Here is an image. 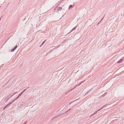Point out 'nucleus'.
Returning a JSON list of instances; mask_svg holds the SVG:
<instances>
[{
    "label": "nucleus",
    "instance_id": "obj_6",
    "mask_svg": "<svg viewBox=\"0 0 124 124\" xmlns=\"http://www.w3.org/2000/svg\"><path fill=\"white\" fill-rule=\"evenodd\" d=\"M107 94V92H105L104 94H103L100 97V98H102L104 97Z\"/></svg>",
    "mask_w": 124,
    "mask_h": 124
},
{
    "label": "nucleus",
    "instance_id": "obj_15",
    "mask_svg": "<svg viewBox=\"0 0 124 124\" xmlns=\"http://www.w3.org/2000/svg\"><path fill=\"white\" fill-rule=\"evenodd\" d=\"M19 97L18 96L15 99L16 100H17V99H18L19 98Z\"/></svg>",
    "mask_w": 124,
    "mask_h": 124
},
{
    "label": "nucleus",
    "instance_id": "obj_14",
    "mask_svg": "<svg viewBox=\"0 0 124 124\" xmlns=\"http://www.w3.org/2000/svg\"><path fill=\"white\" fill-rule=\"evenodd\" d=\"M29 87H28V88L24 89L23 91V92H24L28 88H29Z\"/></svg>",
    "mask_w": 124,
    "mask_h": 124
},
{
    "label": "nucleus",
    "instance_id": "obj_23",
    "mask_svg": "<svg viewBox=\"0 0 124 124\" xmlns=\"http://www.w3.org/2000/svg\"><path fill=\"white\" fill-rule=\"evenodd\" d=\"M95 114L94 113V114H93L92 115V116H93V115H94V114Z\"/></svg>",
    "mask_w": 124,
    "mask_h": 124
},
{
    "label": "nucleus",
    "instance_id": "obj_10",
    "mask_svg": "<svg viewBox=\"0 0 124 124\" xmlns=\"http://www.w3.org/2000/svg\"><path fill=\"white\" fill-rule=\"evenodd\" d=\"M16 100L15 99L14 100H13L10 103V104H12V103H13L15 100Z\"/></svg>",
    "mask_w": 124,
    "mask_h": 124
},
{
    "label": "nucleus",
    "instance_id": "obj_17",
    "mask_svg": "<svg viewBox=\"0 0 124 124\" xmlns=\"http://www.w3.org/2000/svg\"><path fill=\"white\" fill-rule=\"evenodd\" d=\"M21 95L20 94H19L18 95V96L19 97H20L21 96Z\"/></svg>",
    "mask_w": 124,
    "mask_h": 124
},
{
    "label": "nucleus",
    "instance_id": "obj_8",
    "mask_svg": "<svg viewBox=\"0 0 124 124\" xmlns=\"http://www.w3.org/2000/svg\"><path fill=\"white\" fill-rule=\"evenodd\" d=\"M46 40L44 41L42 43V44L40 46V47L41 46H42L45 43L46 41Z\"/></svg>",
    "mask_w": 124,
    "mask_h": 124
},
{
    "label": "nucleus",
    "instance_id": "obj_20",
    "mask_svg": "<svg viewBox=\"0 0 124 124\" xmlns=\"http://www.w3.org/2000/svg\"><path fill=\"white\" fill-rule=\"evenodd\" d=\"M23 93V92L22 91L20 93H21V94H22Z\"/></svg>",
    "mask_w": 124,
    "mask_h": 124
},
{
    "label": "nucleus",
    "instance_id": "obj_24",
    "mask_svg": "<svg viewBox=\"0 0 124 124\" xmlns=\"http://www.w3.org/2000/svg\"><path fill=\"white\" fill-rule=\"evenodd\" d=\"M20 94L21 95H22V94H21V93H20Z\"/></svg>",
    "mask_w": 124,
    "mask_h": 124
},
{
    "label": "nucleus",
    "instance_id": "obj_11",
    "mask_svg": "<svg viewBox=\"0 0 124 124\" xmlns=\"http://www.w3.org/2000/svg\"><path fill=\"white\" fill-rule=\"evenodd\" d=\"M84 82V81H82L79 84H78V85H80L82 83H83Z\"/></svg>",
    "mask_w": 124,
    "mask_h": 124
},
{
    "label": "nucleus",
    "instance_id": "obj_5",
    "mask_svg": "<svg viewBox=\"0 0 124 124\" xmlns=\"http://www.w3.org/2000/svg\"><path fill=\"white\" fill-rule=\"evenodd\" d=\"M10 104H11L10 103L8 104L3 109L4 110L5 108H8V106H9Z\"/></svg>",
    "mask_w": 124,
    "mask_h": 124
},
{
    "label": "nucleus",
    "instance_id": "obj_4",
    "mask_svg": "<svg viewBox=\"0 0 124 124\" xmlns=\"http://www.w3.org/2000/svg\"><path fill=\"white\" fill-rule=\"evenodd\" d=\"M107 104H105V105H104V106H103L100 109H99L98 110V111H99L100 110H101V109L103 108L104 107L107 106Z\"/></svg>",
    "mask_w": 124,
    "mask_h": 124
},
{
    "label": "nucleus",
    "instance_id": "obj_7",
    "mask_svg": "<svg viewBox=\"0 0 124 124\" xmlns=\"http://www.w3.org/2000/svg\"><path fill=\"white\" fill-rule=\"evenodd\" d=\"M76 27H74L71 30V31L69 33H70L71 31H73V30H75L76 29Z\"/></svg>",
    "mask_w": 124,
    "mask_h": 124
},
{
    "label": "nucleus",
    "instance_id": "obj_25",
    "mask_svg": "<svg viewBox=\"0 0 124 124\" xmlns=\"http://www.w3.org/2000/svg\"><path fill=\"white\" fill-rule=\"evenodd\" d=\"M70 109H69V111L70 110Z\"/></svg>",
    "mask_w": 124,
    "mask_h": 124
},
{
    "label": "nucleus",
    "instance_id": "obj_18",
    "mask_svg": "<svg viewBox=\"0 0 124 124\" xmlns=\"http://www.w3.org/2000/svg\"><path fill=\"white\" fill-rule=\"evenodd\" d=\"M21 95L20 94H19L18 95V96L19 97H20L21 96Z\"/></svg>",
    "mask_w": 124,
    "mask_h": 124
},
{
    "label": "nucleus",
    "instance_id": "obj_22",
    "mask_svg": "<svg viewBox=\"0 0 124 124\" xmlns=\"http://www.w3.org/2000/svg\"><path fill=\"white\" fill-rule=\"evenodd\" d=\"M64 0H61V2H62Z\"/></svg>",
    "mask_w": 124,
    "mask_h": 124
},
{
    "label": "nucleus",
    "instance_id": "obj_19",
    "mask_svg": "<svg viewBox=\"0 0 124 124\" xmlns=\"http://www.w3.org/2000/svg\"><path fill=\"white\" fill-rule=\"evenodd\" d=\"M23 93V92L22 91L20 93H21V94H22Z\"/></svg>",
    "mask_w": 124,
    "mask_h": 124
},
{
    "label": "nucleus",
    "instance_id": "obj_16",
    "mask_svg": "<svg viewBox=\"0 0 124 124\" xmlns=\"http://www.w3.org/2000/svg\"><path fill=\"white\" fill-rule=\"evenodd\" d=\"M8 99H7L5 101V102H6L8 100Z\"/></svg>",
    "mask_w": 124,
    "mask_h": 124
},
{
    "label": "nucleus",
    "instance_id": "obj_3",
    "mask_svg": "<svg viewBox=\"0 0 124 124\" xmlns=\"http://www.w3.org/2000/svg\"><path fill=\"white\" fill-rule=\"evenodd\" d=\"M17 45H16L15 46V47L13 48L12 49H11V52L14 51L15 50H16V48H17Z\"/></svg>",
    "mask_w": 124,
    "mask_h": 124
},
{
    "label": "nucleus",
    "instance_id": "obj_21",
    "mask_svg": "<svg viewBox=\"0 0 124 124\" xmlns=\"http://www.w3.org/2000/svg\"><path fill=\"white\" fill-rule=\"evenodd\" d=\"M98 111V110L96 112H94V113L95 114Z\"/></svg>",
    "mask_w": 124,
    "mask_h": 124
},
{
    "label": "nucleus",
    "instance_id": "obj_2",
    "mask_svg": "<svg viewBox=\"0 0 124 124\" xmlns=\"http://www.w3.org/2000/svg\"><path fill=\"white\" fill-rule=\"evenodd\" d=\"M124 60V56L118 61L117 62V63H121Z\"/></svg>",
    "mask_w": 124,
    "mask_h": 124
},
{
    "label": "nucleus",
    "instance_id": "obj_26",
    "mask_svg": "<svg viewBox=\"0 0 124 124\" xmlns=\"http://www.w3.org/2000/svg\"><path fill=\"white\" fill-rule=\"evenodd\" d=\"M21 0H20V1Z\"/></svg>",
    "mask_w": 124,
    "mask_h": 124
},
{
    "label": "nucleus",
    "instance_id": "obj_9",
    "mask_svg": "<svg viewBox=\"0 0 124 124\" xmlns=\"http://www.w3.org/2000/svg\"><path fill=\"white\" fill-rule=\"evenodd\" d=\"M73 7V6L72 5H70L69 6V9H70V8H71Z\"/></svg>",
    "mask_w": 124,
    "mask_h": 124
},
{
    "label": "nucleus",
    "instance_id": "obj_13",
    "mask_svg": "<svg viewBox=\"0 0 124 124\" xmlns=\"http://www.w3.org/2000/svg\"><path fill=\"white\" fill-rule=\"evenodd\" d=\"M103 19V18H102V19H101V21L98 23L97 24H99V23H100L101 22V21H102Z\"/></svg>",
    "mask_w": 124,
    "mask_h": 124
},
{
    "label": "nucleus",
    "instance_id": "obj_1",
    "mask_svg": "<svg viewBox=\"0 0 124 124\" xmlns=\"http://www.w3.org/2000/svg\"><path fill=\"white\" fill-rule=\"evenodd\" d=\"M59 5H58L55 8V10H56L58 11H59L60 10H61L62 9V7H58Z\"/></svg>",
    "mask_w": 124,
    "mask_h": 124
},
{
    "label": "nucleus",
    "instance_id": "obj_12",
    "mask_svg": "<svg viewBox=\"0 0 124 124\" xmlns=\"http://www.w3.org/2000/svg\"><path fill=\"white\" fill-rule=\"evenodd\" d=\"M103 19V18H102V19H101V21L98 23L97 24H99V23H100L101 22V21H102Z\"/></svg>",
    "mask_w": 124,
    "mask_h": 124
}]
</instances>
